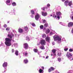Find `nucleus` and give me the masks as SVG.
Wrapping results in <instances>:
<instances>
[{
    "instance_id": "nucleus-36",
    "label": "nucleus",
    "mask_w": 73,
    "mask_h": 73,
    "mask_svg": "<svg viewBox=\"0 0 73 73\" xmlns=\"http://www.w3.org/2000/svg\"><path fill=\"white\" fill-rule=\"evenodd\" d=\"M33 50L35 52H38V50L36 49H34Z\"/></svg>"
},
{
    "instance_id": "nucleus-29",
    "label": "nucleus",
    "mask_w": 73,
    "mask_h": 73,
    "mask_svg": "<svg viewBox=\"0 0 73 73\" xmlns=\"http://www.w3.org/2000/svg\"><path fill=\"white\" fill-rule=\"evenodd\" d=\"M40 49H45V47H44V46H41L40 47Z\"/></svg>"
},
{
    "instance_id": "nucleus-43",
    "label": "nucleus",
    "mask_w": 73,
    "mask_h": 73,
    "mask_svg": "<svg viewBox=\"0 0 73 73\" xmlns=\"http://www.w3.org/2000/svg\"><path fill=\"white\" fill-rule=\"evenodd\" d=\"M47 6L48 8V7H50V4L49 3H48L47 4Z\"/></svg>"
},
{
    "instance_id": "nucleus-42",
    "label": "nucleus",
    "mask_w": 73,
    "mask_h": 73,
    "mask_svg": "<svg viewBox=\"0 0 73 73\" xmlns=\"http://www.w3.org/2000/svg\"><path fill=\"white\" fill-rule=\"evenodd\" d=\"M4 28H7V25L5 24L4 25Z\"/></svg>"
},
{
    "instance_id": "nucleus-3",
    "label": "nucleus",
    "mask_w": 73,
    "mask_h": 73,
    "mask_svg": "<svg viewBox=\"0 0 73 73\" xmlns=\"http://www.w3.org/2000/svg\"><path fill=\"white\" fill-rule=\"evenodd\" d=\"M66 56L69 60H70V61L73 60V58L72 57V54L71 53L69 52H67L66 54Z\"/></svg>"
},
{
    "instance_id": "nucleus-30",
    "label": "nucleus",
    "mask_w": 73,
    "mask_h": 73,
    "mask_svg": "<svg viewBox=\"0 0 73 73\" xmlns=\"http://www.w3.org/2000/svg\"><path fill=\"white\" fill-rule=\"evenodd\" d=\"M12 5L13 6H16V3L14 2L12 3Z\"/></svg>"
},
{
    "instance_id": "nucleus-48",
    "label": "nucleus",
    "mask_w": 73,
    "mask_h": 73,
    "mask_svg": "<svg viewBox=\"0 0 73 73\" xmlns=\"http://www.w3.org/2000/svg\"><path fill=\"white\" fill-rule=\"evenodd\" d=\"M52 45H54V44H55V43H54V42H52Z\"/></svg>"
},
{
    "instance_id": "nucleus-35",
    "label": "nucleus",
    "mask_w": 73,
    "mask_h": 73,
    "mask_svg": "<svg viewBox=\"0 0 73 73\" xmlns=\"http://www.w3.org/2000/svg\"><path fill=\"white\" fill-rule=\"evenodd\" d=\"M14 45L15 47H17L18 46V44L17 43H15L14 44Z\"/></svg>"
},
{
    "instance_id": "nucleus-4",
    "label": "nucleus",
    "mask_w": 73,
    "mask_h": 73,
    "mask_svg": "<svg viewBox=\"0 0 73 73\" xmlns=\"http://www.w3.org/2000/svg\"><path fill=\"white\" fill-rule=\"evenodd\" d=\"M64 5L67 7L68 5H69L70 7L71 8H72V6H71L72 5V1H70L69 2V1L68 0H66L64 2Z\"/></svg>"
},
{
    "instance_id": "nucleus-37",
    "label": "nucleus",
    "mask_w": 73,
    "mask_h": 73,
    "mask_svg": "<svg viewBox=\"0 0 73 73\" xmlns=\"http://www.w3.org/2000/svg\"><path fill=\"white\" fill-rule=\"evenodd\" d=\"M58 60L59 62H61V58H58Z\"/></svg>"
},
{
    "instance_id": "nucleus-15",
    "label": "nucleus",
    "mask_w": 73,
    "mask_h": 73,
    "mask_svg": "<svg viewBox=\"0 0 73 73\" xmlns=\"http://www.w3.org/2000/svg\"><path fill=\"white\" fill-rule=\"evenodd\" d=\"M40 29H43L44 31H45V28H44V26L43 25H41L40 27Z\"/></svg>"
},
{
    "instance_id": "nucleus-62",
    "label": "nucleus",
    "mask_w": 73,
    "mask_h": 73,
    "mask_svg": "<svg viewBox=\"0 0 73 73\" xmlns=\"http://www.w3.org/2000/svg\"><path fill=\"white\" fill-rule=\"evenodd\" d=\"M58 42V43H60V42Z\"/></svg>"
},
{
    "instance_id": "nucleus-6",
    "label": "nucleus",
    "mask_w": 73,
    "mask_h": 73,
    "mask_svg": "<svg viewBox=\"0 0 73 73\" xmlns=\"http://www.w3.org/2000/svg\"><path fill=\"white\" fill-rule=\"evenodd\" d=\"M7 66H8V63L7 62H4L3 64V66L4 68V71L3 72V73H4L5 72L6 70H7Z\"/></svg>"
},
{
    "instance_id": "nucleus-7",
    "label": "nucleus",
    "mask_w": 73,
    "mask_h": 73,
    "mask_svg": "<svg viewBox=\"0 0 73 73\" xmlns=\"http://www.w3.org/2000/svg\"><path fill=\"white\" fill-rule=\"evenodd\" d=\"M40 43L41 45H45L46 44V41L44 39L40 40Z\"/></svg>"
},
{
    "instance_id": "nucleus-41",
    "label": "nucleus",
    "mask_w": 73,
    "mask_h": 73,
    "mask_svg": "<svg viewBox=\"0 0 73 73\" xmlns=\"http://www.w3.org/2000/svg\"><path fill=\"white\" fill-rule=\"evenodd\" d=\"M31 17L32 18H33L34 17V14H31Z\"/></svg>"
},
{
    "instance_id": "nucleus-25",
    "label": "nucleus",
    "mask_w": 73,
    "mask_h": 73,
    "mask_svg": "<svg viewBox=\"0 0 73 73\" xmlns=\"http://www.w3.org/2000/svg\"><path fill=\"white\" fill-rule=\"evenodd\" d=\"M50 32V30H49V29H47L45 31V32L46 34H48V33H49Z\"/></svg>"
},
{
    "instance_id": "nucleus-57",
    "label": "nucleus",
    "mask_w": 73,
    "mask_h": 73,
    "mask_svg": "<svg viewBox=\"0 0 73 73\" xmlns=\"http://www.w3.org/2000/svg\"><path fill=\"white\" fill-rule=\"evenodd\" d=\"M51 56H53V54H51Z\"/></svg>"
},
{
    "instance_id": "nucleus-44",
    "label": "nucleus",
    "mask_w": 73,
    "mask_h": 73,
    "mask_svg": "<svg viewBox=\"0 0 73 73\" xmlns=\"http://www.w3.org/2000/svg\"><path fill=\"white\" fill-rule=\"evenodd\" d=\"M9 29H10V28H9V27H7L6 29V31H9Z\"/></svg>"
},
{
    "instance_id": "nucleus-40",
    "label": "nucleus",
    "mask_w": 73,
    "mask_h": 73,
    "mask_svg": "<svg viewBox=\"0 0 73 73\" xmlns=\"http://www.w3.org/2000/svg\"><path fill=\"white\" fill-rule=\"evenodd\" d=\"M26 40H27V41H29L30 39H29V38L28 37H26Z\"/></svg>"
},
{
    "instance_id": "nucleus-32",
    "label": "nucleus",
    "mask_w": 73,
    "mask_h": 73,
    "mask_svg": "<svg viewBox=\"0 0 73 73\" xmlns=\"http://www.w3.org/2000/svg\"><path fill=\"white\" fill-rule=\"evenodd\" d=\"M59 23L60 24H61V25H63V26H65V23L62 22H60Z\"/></svg>"
},
{
    "instance_id": "nucleus-9",
    "label": "nucleus",
    "mask_w": 73,
    "mask_h": 73,
    "mask_svg": "<svg viewBox=\"0 0 73 73\" xmlns=\"http://www.w3.org/2000/svg\"><path fill=\"white\" fill-rule=\"evenodd\" d=\"M16 10L15 9H13V10H11L10 11L9 13V14L10 15H15V13Z\"/></svg>"
},
{
    "instance_id": "nucleus-28",
    "label": "nucleus",
    "mask_w": 73,
    "mask_h": 73,
    "mask_svg": "<svg viewBox=\"0 0 73 73\" xmlns=\"http://www.w3.org/2000/svg\"><path fill=\"white\" fill-rule=\"evenodd\" d=\"M46 36V35L45 34H43L42 35V37L43 38H45Z\"/></svg>"
},
{
    "instance_id": "nucleus-26",
    "label": "nucleus",
    "mask_w": 73,
    "mask_h": 73,
    "mask_svg": "<svg viewBox=\"0 0 73 73\" xmlns=\"http://www.w3.org/2000/svg\"><path fill=\"white\" fill-rule=\"evenodd\" d=\"M45 9H47L48 7H42L41 8L42 10H43V11H44V10H45Z\"/></svg>"
},
{
    "instance_id": "nucleus-5",
    "label": "nucleus",
    "mask_w": 73,
    "mask_h": 73,
    "mask_svg": "<svg viewBox=\"0 0 73 73\" xmlns=\"http://www.w3.org/2000/svg\"><path fill=\"white\" fill-rule=\"evenodd\" d=\"M56 15H55L54 14V15L53 16V17H54L55 18H56L57 17L58 19V20H59L60 19V16L62 15V14H61V13L60 12H56Z\"/></svg>"
},
{
    "instance_id": "nucleus-58",
    "label": "nucleus",
    "mask_w": 73,
    "mask_h": 73,
    "mask_svg": "<svg viewBox=\"0 0 73 73\" xmlns=\"http://www.w3.org/2000/svg\"><path fill=\"white\" fill-rule=\"evenodd\" d=\"M67 73H72L71 72H68Z\"/></svg>"
},
{
    "instance_id": "nucleus-50",
    "label": "nucleus",
    "mask_w": 73,
    "mask_h": 73,
    "mask_svg": "<svg viewBox=\"0 0 73 73\" xmlns=\"http://www.w3.org/2000/svg\"><path fill=\"white\" fill-rule=\"evenodd\" d=\"M12 53H13V52H14V50L13 49L12 50Z\"/></svg>"
},
{
    "instance_id": "nucleus-12",
    "label": "nucleus",
    "mask_w": 73,
    "mask_h": 73,
    "mask_svg": "<svg viewBox=\"0 0 73 73\" xmlns=\"http://www.w3.org/2000/svg\"><path fill=\"white\" fill-rule=\"evenodd\" d=\"M23 47H24L25 49H27L28 48V45L27 43H25L24 44Z\"/></svg>"
},
{
    "instance_id": "nucleus-8",
    "label": "nucleus",
    "mask_w": 73,
    "mask_h": 73,
    "mask_svg": "<svg viewBox=\"0 0 73 73\" xmlns=\"http://www.w3.org/2000/svg\"><path fill=\"white\" fill-rule=\"evenodd\" d=\"M40 15L38 13H36V15L35 16V19L36 21H38L39 19V18L40 17Z\"/></svg>"
},
{
    "instance_id": "nucleus-1",
    "label": "nucleus",
    "mask_w": 73,
    "mask_h": 73,
    "mask_svg": "<svg viewBox=\"0 0 73 73\" xmlns=\"http://www.w3.org/2000/svg\"><path fill=\"white\" fill-rule=\"evenodd\" d=\"M13 32L14 34L13 33H12L11 35L9 34L8 35V37L10 38H5V44L7 46H10L12 45V42H11V41H12V38L14 37L15 35L16 37L17 36V32L16 31L13 30Z\"/></svg>"
},
{
    "instance_id": "nucleus-52",
    "label": "nucleus",
    "mask_w": 73,
    "mask_h": 73,
    "mask_svg": "<svg viewBox=\"0 0 73 73\" xmlns=\"http://www.w3.org/2000/svg\"><path fill=\"white\" fill-rule=\"evenodd\" d=\"M42 68L43 69V70H44V67H42Z\"/></svg>"
},
{
    "instance_id": "nucleus-49",
    "label": "nucleus",
    "mask_w": 73,
    "mask_h": 73,
    "mask_svg": "<svg viewBox=\"0 0 73 73\" xmlns=\"http://www.w3.org/2000/svg\"><path fill=\"white\" fill-rule=\"evenodd\" d=\"M42 52V51L38 52V54L40 55V53H41V52Z\"/></svg>"
},
{
    "instance_id": "nucleus-18",
    "label": "nucleus",
    "mask_w": 73,
    "mask_h": 73,
    "mask_svg": "<svg viewBox=\"0 0 73 73\" xmlns=\"http://www.w3.org/2000/svg\"><path fill=\"white\" fill-rule=\"evenodd\" d=\"M73 25V22H70L68 23V26L69 27H70Z\"/></svg>"
},
{
    "instance_id": "nucleus-23",
    "label": "nucleus",
    "mask_w": 73,
    "mask_h": 73,
    "mask_svg": "<svg viewBox=\"0 0 73 73\" xmlns=\"http://www.w3.org/2000/svg\"><path fill=\"white\" fill-rule=\"evenodd\" d=\"M15 54L17 56H18L19 55V51H17V50H15Z\"/></svg>"
},
{
    "instance_id": "nucleus-56",
    "label": "nucleus",
    "mask_w": 73,
    "mask_h": 73,
    "mask_svg": "<svg viewBox=\"0 0 73 73\" xmlns=\"http://www.w3.org/2000/svg\"><path fill=\"white\" fill-rule=\"evenodd\" d=\"M44 58H45V56H43Z\"/></svg>"
},
{
    "instance_id": "nucleus-60",
    "label": "nucleus",
    "mask_w": 73,
    "mask_h": 73,
    "mask_svg": "<svg viewBox=\"0 0 73 73\" xmlns=\"http://www.w3.org/2000/svg\"><path fill=\"white\" fill-rule=\"evenodd\" d=\"M50 16H52V15H51Z\"/></svg>"
},
{
    "instance_id": "nucleus-53",
    "label": "nucleus",
    "mask_w": 73,
    "mask_h": 73,
    "mask_svg": "<svg viewBox=\"0 0 73 73\" xmlns=\"http://www.w3.org/2000/svg\"><path fill=\"white\" fill-rule=\"evenodd\" d=\"M40 43H37V45H40Z\"/></svg>"
},
{
    "instance_id": "nucleus-13",
    "label": "nucleus",
    "mask_w": 73,
    "mask_h": 73,
    "mask_svg": "<svg viewBox=\"0 0 73 73\" xmlns=\"http://www.w3.org/2000/svg\"><path fill=\"white\" fill-rule=\"evenodd\" d=\"M6 4L8 5H11V0H7L6 1Z\"/></svg>"
},
{
    "instance_id": "nucleus-59",
    "label": "nucleus",
    "mask_w": 73,
    "mask_h": 73,
    "mask_svg": "<svg viewBox=\"0 0 73 73\" xmlns=\"http://www.w3.org/2000/svg\"><path fill=\"white\" fill-rule=\"evenodd\" d=\"M13 45H12V46H11L12 47H13Z\"/></svg>"
},
{
    "instance_id": "nucleus-38",
    "label": "nucleus",
    "mask_w": 73,
    "mask_h": 73,
    "mask_svg": "<svg viewBox=\"0 0 73 73\" xmlns=\"http://www.w3.org/2000/svg\"><path fill=\"white\" fill-rule=\"evenodd\" d=\"M44 27H47L48 26V24L47 23H46L44 25Z\"/></svg>"
},
{
    "instance_id": "nucleus-54",
    "label": "nucleus",
    "mask_w": 73,
    "mask_h": 73,
    "mask_svg": "<svg viewBox=\"0 0 73 73\" xmlns=\"http://www.w3.org/2000/svg\"><path fill=\"white\" fill-rule=\"evenodd\" d=\"M39 57H42V56H41V55H40Z\"/></svg>"
},
{
    "instance_id": "nucleus-39",
    "label": "nucleus",
    "mask_w": 73,
    "mask_h": 73,
    "mask_svg": "<svg viewBox=\"0 0 73 73\" xmlns=\"http://www.w3.org/2000/svg\"><path fill=\"white\" fill-rule=\"evenodd\" d=\"M69 52H73V49L70 48L69 50Z\"/></svg>"
},
{
    "instance_id": "nucleus-31",
    "label": "nucleus",
    "mask_w": 73,
    "mask_h": 73,
    "mask_svg": "<svg viewBox=\"0 0 73 73\" xmlns=\"http://www.w3.org/2000/svg\"><path fill=\"white\" fill-rule=\"evenodd\" d=\"M31 12L32 14H33V15L35 14V13L34 10H31Z\"/></svg>"
},
{
    "instance_id": "nucleus-14",
    "label": "nucleus",
    "mask_w": 73,
    "mask_h": 73,
    "mask_svg": "<svg viewBox=\"0 0 73 73\" xmlns=\"http://www.w3.org/2000/svg\"><path fill=\"white\" fill-rule=\"evenodd\" d=\"M56 68H55L53 67H51L48 69V72H52V71L54 70Z\"/></svg>"
},
{
    "instance_id": "nucleus-17",
    "label": "nucleus",
    "mask_w": 73,
    "mask_h": 73,
    "mask_svg": "<svg viewBox=\"0 0 73 73\" xmlns=\"http://www.w3.org/2000/svg\"><path fill=\"white\" fill-rule=\"evenodd\" d=\"M23 55L24 56H25L26 57H27L28 56V53L27 51L24 52L23 53Z\"/></svg>"
},
{
    "instance_id": "nucleus-16",
    "label": "nucleus",
    "mask_w": 73,
    "mask_h": 73,
    "mask_svg": "<svg viewBox=\"0 0 73 73\" xmlns=\"http://www.w3.org/2000/svg\"><path fill=\"white\" fill-rule=\"evenodd\" d=\"M46 41L48 42H50V38L49 37H47L46 38Z\"/></svg>"
},
{
    "instance_id": "nucleus-55",
    "label": "nucleus",
    "mask_w": 73,
    "mask_h": 73,
    "mask_svg": "<svg viewBox=\"0 0 73 73\" xmlns=\"http://www.w3.org/2000/svg\"><path fill=\"white\" fill-rule=\"evenodd\" d=\"M65 0H62V1H64Z\"/></svg>"
},
{
    "instance_id": "nucleus-61",
    "label": "nucleus",
    "mask_w": 73,
    "mask_h": 73,
    "mask_svg": "<svg viewBox=\"0 0 73 73\" xmlns=\"http://www.w3.org/2000/svg\"><path fill=\"white\" fill-rule=\"evenodd\" d=\"M14 40H13V42H14Z\"/></svg>"
},
{
    "instance_id": "nucleus-27",
    "label": "nucleus",
    "mask_w": 73,
    "mask_h": 73,
    "mask_svg": "<svg viewBox=\"0 0 73 73\" xmlns=\"http://www.w3.org/2000/svg\"><path fill=\"white\" fill-rule=\"evenodd\" d=\"M64 50V51H67L68 50V48L67 46L65 47Z\"/></svg>"
},
{
    "instance_id": "nucleus-10",
    "label": "nucleus",
    "mask_w": 73,
    "mask_h": 73,
    "mask_svg": "<svg viewBox=\"0 0 73 73\" xmlns=\"http://www.w3.org/2000/svg\"><path fill=\"white\" fill-rule=\"evenodd\" d=\"M52 52L54 56L55 57H56V53L55 52H56V51H57V50H52Z\"/></svg>"
},
{
    "instance_id": "nucleus-63",
    "label": "nucleus",
    "mask_w": 73,
    "mask_h": 73,
    "mask_svg": "<svg viewBox=\"0 0 73 73\" xmlns=\"http://www.w3.org/2000/svg\"><path fill=\"white\" fill-rule=\"evenodd\" d=\"M20 58H21V56H20Z\"/></svg>"
},
{
    "instance_id": "nucleus-51",
    "label": "nucleus",
    "mask_w": 73,
    "mask_h": 73,
    "mask_svg": "<svg viewBox=\"0 0 73 73\" xmlns=\"http://www.w3.org/2000/svg\"><path fill=\"white\" fill-rule=\"evenodd\" d=\"M62 41H65V38H63L62 39Z\"/></svg>"
},
{
    "instance_id": "nucleus-19",
    "label": "nucleus",
    "mask_w": 73,
    "mask_h": 73,
    "mask_svg": "<svg viewBox=\"0 0 73 73\" xmlns=\"http://www.w3.org/2000/svg\"><path fill=\"white\" fill-rule=\"evenodd\" d=\"M24 29L25 31H26V32H28V28L27 26H25L24 27Z\"/></svg>"
},
{
    "instance_id": "nucleus-45",
    "label": "nucleus",
    "mask_w": 73,
    "mask_h": 73,
    "mask_svg": "<svg viewBox=\"0 0 73 73\" xmlns=\"http://www.w3.org/2000/svg\"><path fill=\"white\" fill-rule=\"evenodd\" d=\"M32 25L33 27H35L36 26L35 24L34 23H32Z\"/></svg>"
},
{
    "instance_id": "nucleus-24",
    "label": "nucleus",
    "mask_w": 73,
    "mask_h": 73,
    "mask_svg": "<svg viewBox=\"0 0 73 73\" xmlns=\"http://www.w3.org/2000/svg\"><path fill=\"white\" fill-rule=\"evenodd\" d=\"M39 72L40 73H44V70L41 69H40L39 70Z\"/></svg>"
},
{
    "instance_id": "nucleus-64",
    "label": "nucleus",
    "mask_w": 73,
    "mask_h": 73,
    "mask_svg": "<svg viewBox=\"0 0 73 73\" xmlns=\"http://www.w3.org/2000/svg\"><path fill=\"white\" fill-rule=\"evenodd\" d=\"M8 23H9V22H8Z\"/></svg>"
},
{
    "instance_id": "nucleus-46",
    "label": "nucleus",
    "mask_w": 73,
    "mask_h": 73,
    "mask_svg": "<svg viewBox=\"0 0 73 73\" xmlns=\"http://www.w3.org/2000/svg\"><path fill=\"white\" fill-rule=\"evenodd\" d=\"M46 20H43V23H46Z\"/></svg>"
},
{
    "instance_id": "nucleus-21",
    "label": "nucleus",
    "mask_w": 73,
    "mask_h": 73,
    "mask_svg": "<svg viewBox=\"0 0 73 73\" xmlns=\"http://www.w3.org/2000/svg\"><path fill=\"white\" fill-rule=\"evenodd\" d=\"M24 62L25 64H27L28 62V60L27 59H25L24 60Z\"/></svg>"
},
{
    "instance_id": "nucleus-34",
    "label": "nucleus",
    "mask_w": 73,
    "mask_h": 73,
    "mask_svg": "<svg viewBox=\"0 0 73 73\" xmlns=\"http://www.w3.org/2000/svg\"><path fill=\"white\" fill-rule=\"evenodd\" d=\"M72 14L70 16V18L72 19V20H73V12H72Z\"/></svg>"
},
{
    "instance_id": "nucleus-11",
    "label": "nucleus",
    "mask_w": 73,
    "mask_h": 73,
    "mask_svg": "<svg viewBox=\"0 0 73 73\" xmlns=\"http://www.w3.org/2000/svg\"><path fill=\"white\" fill-rule=\"evenodd\" d=\"M48 14L46 12H44L43 11L42 12V15L43 16H46Z\"/></svg>"
},
{
    "instance_id": "nucleus-33",
    "label": "nucleus",
    "mask_w": 73,
    "mask_h": 73,
    "mask_svg": "<svg viewBox=\"0 0 73 73\" xmlns=\"http://www.w3.org/2000/svg\"><path fill=\"white\" fill-rule=\"evenodd\" d=\"M54 33H55V31H54L51 32L50 33V35H52L53 34H54Z\"/></svg>"
},
{
    "instance_id": "nucleus-22",
    "label": "nucleus",
    "mask_w": 73,
    "mask_h": 73,
    "mask_svg": "<svg viewBox=\"0 0 73 73\" xmlns=\"http://www.w3.org/2000/svg\"><path fill=\"white\" fill-rule=\"evenodd\" d=\"M57 55L58 56H61V52L60 51H58Z\"/></svg>"
},
{
    "instance_id": "nucleus-2",
    "label": "nucleus",
    "mask_w": 73,
    "mask_h": 73,
    "mask_svg": "<svg viewBox=\"0 0 73 73\" xmlns=\"http://www.w3.org/2000/svg\"><path fill=\"white\" fill-rule=\"evenodd\" d=\"M53 38L54 40V41H58L61 42V38H62L61 36L55 35L53 36Z\"/></svg>"
},
{
    "instance_id": "nucleus-47",
    "label": "nucleus",
    "mask_w": 73,
    "mask_h": 73,
    "mask_svg": "<svg viewBox=\"0 0 73 73\" xmlns=\"http://www.w3.org/2000/svg\"><path fill=\"white\" fill-rule=\"evenodd\" d=\"M49 58V56H46V58H45V59H48Z\"/></svg>"
},
{
    "instance_id": "nucleus-20",
    "label": "nucleus",
    "mask_w": 73,
    "mask_h": 73,
    "mask_svg": "<svg viewBox=\"0 0 73 73\" xmlns=\"http://www.w3.org/2000/svg\"><path fill=\"white\" fill-rule=\"evenodd\" d=\"M18 32L19 33H23V29H22L19 28L18 29Z\"/></svg>"
}]
</instances>
